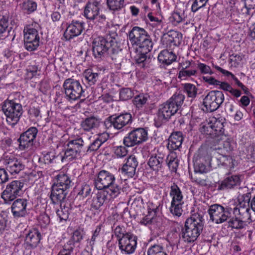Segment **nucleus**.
Wrapping results in <instances>:
<instances>
[{
	"label": "nucleus",
	"mask_w": 255,
	"mask_h": 255,
	"mask_svg": "<svg viewBox=\"0 0 255 255\" xmlns=\"http://www.w3.org/2000/svg\"><path fill=\"white\" fill-rule=\"evenodd\" d=\"M223 123L215 117H211L201 128V132L210 135L215 145V149H223L227 152L233 150L235 142L232 137L224 134Z\"/></svg>",
	"instance_id": "1"
},
{
	"label": "nucleus",
	"mask_w": 255,
	"mask_h": 255,
	"mask_svg": "<svg viewBox=\"0 0 255 255\" xmlns=\"http://www.w3.org/2000/svg\"><path fill=\"white\" fill-rule=\"evenodd\" d=\"M184 99L183 94L176 93L166 102L160 105L155 118L156 127H160L174 115L181 108Z\"/></svg>",
	"instance_id": "2"
},
{
	"label": "nucleus",
	"mask_w": 255,
	"mask_h": 255,
	"mask_svg": "<svg viewBox=\"0 0 255 255\" xmlns=\"http://www.w3.org/2000/svg\"><path fill=\"white\" fill-rule=\"evenodd\" d=\"M204 227L203 215L198 212L192 214L187 219L182 230V238L185 242L191 243L197 240Z\"/></svg>",
	"instance_id": "3"
},
{
	"label": "nucleus",
	"mask_w": 255,
	"mask_h": 255,
	"mask_svg": "<svg viewBox=\"0 0 255 255\" xmlns=\"http://www.w3.org/2000/svg\"><path fill=\"white\" fill-rule=\"evenodd\" d=\"M119 48L116 39L110 36L95 37L92 42V52L96 58L117 53Z\"/></svg>",
	"instance_id": "4"
},
{
	"label": "nucleus",
	"mask_w": 255,
	"mask_h": 255,
	"mask_svg": "<svg viewBox=\"0 0 255 255\" xmlns=\"http://www.w3.org/2000/svg\"><path fill=\"white\" fill-rule=\"evenodd\" d=\"M233 213L235 217L229 222V226L233 229H245L252 221L248 200L240 202L234 209Z\"/></svg>",
	"instance_id": "5"
},
{
	"label": "nucleus",
	"mask_w": 255,
	"mask_h": 255,
	"mask_svg": "<svg viewBox=\"0 0 255 255\" xmlns=\"http://www.w3.org/2000/svg\"><path fill=\"white\" fill-rule=\"evenodd\" d=\"M128 37L132 45L137 46L136 48H142L143 52H149L152 49L150 36L143 28L134 26L128 32Z\"/></svg>",
	"instance_id": "6"
},
{
	"label": "nucleus",
	"mask_w": 255,
	"mask_h": 255,
	"mask_svg": "<svg viewBox=\"0 0 255 255\" xmlns=\"http://www.w3.org/2000/svg\"><path fill=\"white\" fill-rule=\"evenodd\" d=\"M71 182L70 177L65 173L60 172L56 176V181L52 186L50 196L53 203L56 204L65 199Z\"/></svg>",
	"instance_id": "7"
},
{
	"label": "nucleus",
	"mask_w": 255,
	"mask_h": 255,
	"mask_svg": "<svg viewBox=\"0 0 255 255\" xmlns=\"http://www.w3.org/2000/svg\"><path fill=\"white\" fill-rule=\"evenodd\" d=\"M63 87L65 98L70 102L75 101L82 97H85V91L78 80L68 78L64 81Z\"/></svg>",
	"instance_id": "8"
},
{
	"label": "nucleus",
	"mask_w": 255,
	"mask_h": 255,
	"mask_svg": "<svg viewBox=\"0 0 255 255\" xmlns=\"http://www.w3.org/2000/svg\"><path fill=\"white\" fill-rule=\"evenodd\" d=\"M84 145V140L80 136H77L74 139H69L65 145L64 154L61 159L62 161H71L80 157Z\"/></svg>",
	"instance_id": "9"
},
{
	"label": "nucleus",
	"mask_w": 255,
	"mask_h": 255,
	"mask_svg": "<svg viewBox=\"0 0 255 255\" xmlns=\"http://www.w3.org/2000/svg\"><path fill=\"white\" fill-rule=\"evenodd\" d=\"M101 3L97 0L89 1L85 6L84 16L95 23H103L106 19V16L100 11Z\"/></svg>",
	"instance_id": "10"
},
{
	"label": "nucleus",
	"mask_w": 255,
	"mask_h": 255,
	"mask_svg": "<svg viewBox=\"0 0 255 255\" xmlns=\"http://www.w3.org/2000/svg\"><path fill=\"white\" fill-rule=\"evenodd\" d=\"M225 99L224 95L220 91H211L203 99V105L207 112H212L218 109Z\"/></svg>",
	"instance_id": "11"
},
{
	"label": "nucleus",
	"mask_w": 255,
	"mask_h": 255,
	"mask_svg": "<svg viewBox=\"0 0 255 255\" xmlns=\"http://www.w3.org/2000/svg\"><path fill=\"white\" fill-rule=\"evenodd\" d=\"M231 211V208H225L219 204H216L209 207L208 213L210 220L219 224L225 222L230 217Z\"/></svg>",
	"instance_id": "12"
},
{
	"label": "nucleus",
	"mask_w": 255,
	"mask_h": 255,
	"mask_svg": "<svg viewBox=\"0 0 255 255\" xmlns=\"http://www.w3.org/2000/svg\"><path fill=\"white\" fill-rule=\"evenodd\" d=\"M148 138L147 130L144 128H134L124 139V144L127 147H131L145 141Z\"/></svg>",
	"instance_id": "13"
},
{
	"label": "nucleus",
	"mask_w": 255,
	"mask_h": 255,
	"mask_svg": "<svg viewBox=\"0 0 255 255\" xmlns=\"http://www.w3.org/2000/svg\"><path fill=\"white\" fill-rule=\"evenodd\" d=\"M132 123L131 115L128 113L120 114L118 116H111L104 122L106 128L111 129L113 128L116 129H121L123 127Z\"/></svg>",
	"instance_id": "14"
},
{
	"label": "nucleus",
	"mask_w": 255,
	"mask_h": 255,
	"mask_svg": "<svg viewBox=\"0 0 255 255\" xmlns=\"http://www.w3.org/2000/svg\"><path fill=\"white\" fill-rule=\"evenodd\" d=\"M24 46L29 51L37 49L39 45V36L36 29L32 26L26 25L24 30Z\"/></svg>",
	"instance_id": "15"
},
{
	"label": "nucleus",
	"mask_w": 255,
	"mask_h": 255,
	"mask_svg": "<svg viewBox=\"0 0 255 255\" xmlns=\"http://www.w3.org/2000/svg\"><path fill=\"white\" fill-rule=\"evenodd\" d=\"M137 238L133 234L120 239L118 247L123 255H131L134 253L137 247Z\"/></svg>",
	"instance_id": "16"
},
{
	"label": "nucleus",
	"mask_w": 255,
	"mask_h": 255,
	"mask_svg": "<svg viewBox=\"0 0 255 255\" xmlns=\"http://www.w3.org/2000/svg\"><path fill=\"white\" fill-rule=\"evenodd\" d=\"M19 238L24 239L25 248L29 249L37 247L40 241L41 235L37 230L27 231L25 229L22 233H21Z\"/></svg>",
	"instance_id": "17"
},
{
	"label": "nucleus",
	"mask_w": 255,
	"mask_h": 255,
	"mask_svg": "<svg viewBox=\"0 0 255 255\" xmlns=\"http://www.w3.org/2000/svg\"><path fill=\"white\" fill-rule=\"evenodd\" d=\"M37 133V129L35 127H31L22 133L17 140L19 143V148L23 150L32 145Z\"/></svg>",
	"instance_id": "18"
},
{
	"label": "nucleus",
	"mask_w": 255,
	"mask_h": 255,
	"mask_svg": "<svg viewBox=\"0 0 255 255\" xmlns=\"http://www.w3.org/2000/svg\"><path fill=\"white\" fill-rule=\"evenodd\" d=\"M1 198L4 200L6 203L10 204L13 201L11 207V211L13 216H16V210L15 203L16 202V181H12L7 185L6 189L3 191Z\"/></svg>",
	"instance_id": "19"
},
{
	"label": "nucleus",
	"mask_w": 255,
	"mask_h": 255,
	"mask_svg": "<svg viewBox=\"0 0 255 255\" xmlns=\"http://www.w3.org/2000/svg\"><path fill=\"white\" fill-rule=\"evenodd\" d=\"M115 181L114 175L106 170H102L95 179V186L99 190H102L109 186Z\"/></svg>",
	"instance_id": "20"
},
{
	"label": "nucleus",
	"mask_w": 255,
	"mask_h": 255,
	"mask_svg": "<svg viewBox=\"0 0 255 255\" xmlns=\"http://www.w3.org/2000/svg\"><path fill=\"white\" fill-rule=\"evenodd\" d=\"M85 23L78 20H73L67 27L64 33L66 40L80 35L84 29Z\"/></svg>",
	"instance_id": "21"
},
{
	"label": "nucleus",
	"mask_w": 255,
	"mask_h": 255,
	"mask_svg": "<svg viewBox=\"0 0 255 255\" xmlns=\"http://www.w3.org/2000/svg\"><path fill=\"white\" fill-rule=\"evenodd\" d=\"M15 106L16 104L11 100L6 101L2 107V110L6 116V122L11 128H14L16 124Z\"/></svg>",
	"instance_id": "22"
},
{
	"label": "nucleus",
	"mask_w": 255,
	"mask_h": 255,
	"mask_svg": "<svg viewBox=\"0 0 255 255\" xmlns=\"http://www.w3.org/2000/svg\"><path fill=\"white\" fill-rule=\"evenodd\" d=\"M138 164L137 160L134 155L129 156L121 169L122 174L127 175L128 177H132L135 174Z\"/></svg>",
	"instance_id": "23"
},
{
	"label": "nucleus",
	"mask_w": 255,
	"mask_h": 255,
	"mask_svg": "<svg viewBox=\"0 0 255 255\" xmlns=\"http://www.w3.org/2000/svg\"><path fill=\"white\" fill-rule=\"evenodd\" d=\"M186 9L187 8L183 3L177 4L174 11L171 13L169 17V21L173 25H176L178 23L185 20L186 17V15L185 14V11Z\"/></svg>",
	"instance_id": "24"
},
{
	"label": "nucleus",
	"mask_w": 255,
	"mask_h": 255,
	"mask_svg": "<svg viewBox=\"0 0 255 255\" xmlns=\"http://www.w3.org/2000/svg\"><path fill=\"white\" fill-rule=\"evenodd\" d=\"M183 140L182 132L178 131L172 133L168 139L167 148L170 151L178 149L181 146Z\"/></svg>",
	"instance_id": "25"
},
{
	"label": "nucleus",
	"mask_w": 255,
	"mask_h": 255,
	"mask_svg": "<svg viewBox=\"0 0 255 255\" xmlns=\"http://www.w3.org/2000/svg\"><path fill=\"white\" fill-rule=\"evenodd\" d=\"M105 190H100L93 197L91 206L95 210H98L105 202H109V197Z\"/></svg>",
	"instance_id": "26"
},
{
	"label": "nucleus",
	"mask_w": 255,
	"mask_h": 255,
	"mask_svg": "<svg viewBox=\"0 0 255 255\" xmlns=\"http://www.w3.org/2000/svg\"><path fill=\"white\" fill-rule=\"evenodd\" d=\"M136 51L138 54L135 57V61L138 66L143 68L148 67L151 60L146 55L148 52H143L142 48H136Z\"/></svg>",
	"instance_id": "27"
},
{
	"label": "nucleus",
	"mask_w": 255,
	"mask_h": 255,
	"mask_svg": "<svg viewBox=\"0 0 255 255\" xmlns=\"http://www.w3.org/2000/svg\"><path fill=\"white\" fill-rule=\"evenodd\" d=\"M176 58V54L172 51L163 50L158 54V60L160 63L168 65L174 62Z\"/></svg>",
	"instance_id": "28"
},
{
	"label": "nucleus",
	"mask_w": 255,
	"mask_h": 255,
	"mask_svg": "<svg viewBox=\"0 0 255 255\" xmlns=\"http://www.w3.org/2000/svg\"><path fill=\"white\" fill-rule=\"evenodd\" d=\"M240 177L239 175H231L225 179L220 186V189H230L239 185Z\"/></svg>",
	"instance_id": "29"
},
{
	"label": "nucleus",
	"mask_w": 255,
	"mask_h": 255,
	"mask_svg": "<svg viewBox=\"0 0 255 255\" xmlns=\"http://www.w3.org/2000/svg\"><path fill=\"white\" fill-rule=\"evenodd\" d=\"M169 195L172 199L171 202L184 203L182 192L175 183L171 186Z\"/></svg>",
	"instance_id": "30"
},
{
	"label": "nucleus",
	"mask_w": 255,
	"mask_h": 255,
	"mask_svg": "<svg viewBox=\"0 0 255 255\" xmlns=\"http://www.w3.org/2000/svg\"><path fill=\"white\" fill-rule=\"evenodd\" d=\"M106 195L109 197V200L117 198L122 192V189L120 185L115 183V181L106 188Z\"/></svg>",
	"instance_id": "31"
},
{
	"label": "nucleus",
	"mask_w": 255,
	"mask_h": 255,
	"mask_svg": "<svg viewBox=\"0 0 255 255\" xmlns=\"http://www.w3.org/2000/svg\"><path fill=\"white\" fill-rule=\"evenodd\" d=\"M99 79V73L95 72L92 69H87L83 73V81L90 86L94 85Z\"/></svg>",
	"instance_id": "32"
},
{
	"label": "nucleus",
	"mask_w": 255,
	"mask_h": 255,
	"mask_svg": "<svg viewBox=\"0 0 255 255\" xmlns=\"http://www.w3.org/2000/svg\"><path fill=\"white\" fill-rule=\"evenodd\" d=\"M215 67L218 71L220 72L224 75L227 77H231L234 80L236 85L239 87L241 88L245 94H248L249 93L248 89L231 72L223 69L218 66H215Z\"/></svg>",
	"instance_id": "33"
},
{
	"label": "nucleus",
	"mask_w": 255,
	"mask_h": 255,
	"mask_svg": "<svg viewBox=\"0 0 255 255\" xmlns=\"http://www.w3.org/2000/svg\"><path fill=\"white\" fill-rule=\"evenodd\" d=\"M163 161V156L158 153L155 155H152L149 158L148 164L153 170H158L161 167Z\"/></svg>",
	"instance_id": "34"
},
{
	"label": "nucleus",
	"mask_w": 255,
	"mask_h": 255,
	"mask_svg": "<svg viewBox=\"0 0 255 255\" xmlns=\"http://www.w3.org/2000/svg\"><path fill=\"white\" fill-rule=\"evenodd\" d=\"M99 125V121L94 117L86 118L82 122L81 126L85 131H90L92 129L97 128Z\"/></svg>",
	"instance_id": "35"
},
{
	"label": "nucleus",
	"mask_w": 255,
	"mask_h": 255,
	"mask_svg": "<svg viewBox=\"0 0 255 255\" xmlns=\"http://www.w3.org/2000/svg\"><path fill=\"white\" fill-rule=\"evenodd\" d=\"M149 96L147 95L140 94L134 97L132 103L136 109L140 110L146 105Z\"/></svg>",
	"instance_id": "36"
},
{
	"label": "nucleus",
	"mask_w": 255,
	"mask_h": 255,
	"mask_svg": "<svg viewBox=\"0 0 255 255\" xmlns=\"http://www.w3.org/2000/svg\"><path fill=\"white\" fill-rule=\"evenodd\" d=\"M166 162L170 169L172 172H175L178 166V160L176 154L171 152L167 157Z\"/></svg>",
	"instance_id": "37"
},
{
	"label": "nucleus",
	"mask_w": 255,
	"mask_h": 255,
	"mask_svg": "<svg viewBox=\"0 0 255 255\" xmlns=\"http://www.w3.org/2000/svg\"><path fill=\"white\" fill-rule=\"evenodd\" d=\"M20 6L24 12L29 14L36 10L37 5L36 2L27 0L24 1L21 4H20Z\"/></svg>",
	"instance_id": "38"
},
{
	"label": "nucleus",
	"mask_w": 255,
	"mask_h": 255,
	"mask_svg": "<svg viewBox=\"0 0 255 255\" xmlns=\"http://www.w3.org/2000/svg\"><path fill=\"white\" fill-rule=\"evenodd\" d=\"M108 7L115 12L120 10L124 6V0H107Z\"/></svg>",
	"instance_id": "39"
},
{
	"label": "nucleus",
	"mask_w": 255,
	"mask_h": 255,
	"mask_svg": "<svg viewBox=\"0 0 255 255\" xmlns=\"http://www.w3.org/2000/svg\"><path fill=\"white\" fill-rule=\"evenodd\" d=\"M147 253V255H168L163 246L156 244L151 246Z\"/></svg>",
	"instance_id": "40"
},
{
	"label": "nucleus",
	"mask_w": 255,
	"mask_h": 255,
	"mask_svg": "<svg viewBox=\"0 0 255 255\" xmlns=\"http://www.w3.org/2000/svg\"><path fill=\"white\" fill-rule=\"evenodd\" d=\"M10 32L8 29V20L4 16L0 20V39L6 37Z\"/></svg>",
	"instance_id": "41"
},
{
	"label": "nucleus",
	"mask_w": 255,
	"mask_h": 255,
	"mask_svg": "<svg viewBox=\"0 0 255 255\" xmlns=\"http://www.w3.org/2000/svg\"><path fill=\"white\" fill-rule=\"evenodd\" d=\"M184 90L189 98L194 99L197 95L198 89L194 84L190 83L184 84Z\"/></svg>",
	"instance_id": "42"
},
{
	"label": "nucleus",
	"mask_w": 255,
	"mask_h": 255,
	"mask_svg": "<svg viewBox=\"0 0 255 255\" xmlns=\"http://www.w3.org/2000/svg\"><path fill=\"white\" fill-rule=\"evenodd\" d=\"M184 203L171 202L169 208L170 212L173 216L179 217L181 216L183 212L182 206Z\"/></svg>",
	"instance_id": "43"
},
{
	"label": "nucleus",
	"mask_w": 255,
	"mask_h": 255,
	"mask_svg": "<svg viewBox=\"0 0 255 255\" xmlns=\"http://www.w3.org/2000/svg\"><path fill=\"white\" fill-rule=\"evenodd\" d=\"M114 233L115 236L117 238L118 242L120 241V239H123L124 237H126L127 236L130 235L132 234L130 232H127L125 228L123 226L118 225L117 226L114 230Z\"/></svg>",
	"instance_id": "44"
},
{
	"label": "nucleus",
	"mask_w": 255,
	"mask_h": 255,
	"mask_svg": "<svg viewBox=\"0 0 255 255\" xmlns=\"http://www.w3.org/2000/svg\"><path fill=\"white\" fill-rule=\"evenodd\" d=\"M26 200L23 199H17V216H23L25 215Z\"/></svg>",
	"instance_id": "45"
},
{
	"label": "nucleus",
	"mask_w": 255,
	"mask_h": 255,
	"mask_svg": "<svg viewBox=\"0 0 255 255\" xmlns=\"http://www.w3.org/2000/svg\"><path fill=\"white\" fill-rule=\"evenodd\" d=\"M101 231V226H97L96 227L95 229L92 232V236L91 237V238L87 240V246H89L91 249H93L96 240L98 238Z\"/></svg>",
	"instance_id": "46"
},
{
	"label": "nucleus",
	"mask_w": 255,
	"mask_h": 255,
	"mask_svg": "<svg viewBox=\"0 0 255 255\" xmlns=\"http://www.w3.org/2000/svg\"><path fill=\"white\" fill-rule=\"evenodd\" d=\"M170 38L168 41L174 46H179L182 41V35L181 33L177 31H173L168 35Z\"/></svg>",
	"instance_id": "47"
},
{
	"label": "nucleus",
	"mask_w": 255,
	"mask_h": 255,
	"mask_svg": "<svg viewBox=\"0 0 255 255\" xmlns=\"http://www.w3.org/2000/svg\"><path fill=\"white\" fill-rule=\"evenodd\" d=\"M113 152L115 157L122 158L128 154V150L125 146L120 145L114 147Z\"/></svg>",
	"instance_id": "48"
},
{
	"label": "nucleus",
	"mask_w": 255,
	"mask_h": 255,
	"mask_svg": "<svg viewBox=\"0 0 255 255\" xmlns=\"http://www.w3.org/2000/svg\"><path fill=\"white\" fill-rule=\"evenodd\" d=\"M196 74L197 70L195 69H181L178 73V78L182 80H187Z\"/></svg>",
	"instance_id": "49"
},
{
	"label": "nucleus",
	"mask_w": 255,
	"mask_h": 255,
	"mask_svg": "<svg viewBox=\"0 0 255 255\" xmlns=\"http://www.w3.org/2000/svg\"><path fill=\"white\" fill-rule=\"evenodd\" d=\"M83 231L80 230H76L73 232L71 239L68 240V241H67L65 244H68L70 243V242H71L72 243L73 246L74 247V243L75 242H79L82 240H83Z\"/></svg>",
	"instance_id": "50"
},
{
	"label": "nucleus",
	"mask_w": 255,
	"mask_h": 255,
	"mask_svg": "<svg viewBox=\"0 0 255 255\" xmlns=\"http://www.w3.org/2000/svg\"><path fill=\"white\" fill-rule=\"evenodd\" d=\"M56 214L59 219V221H66L69 217V208L68 207H61L56 211Z\"/></svg>",
	"instance_id": "51"
},
{
	"label": "nucleus",
	"mask_w": 255,
	"mask_h": 255,
	"mask_svg": "<svg viewBox=\"0 0 255 255\" xmlns=\"http://www.w3.org/2000/svg\"><path fill=\"white\" fill-rule=\"evenodd\" d=\"M133 93L130 88H123L120 92V98L122 101H127L132 97Z\"/></svg>",
	"instance_id": "52"
},
{
	"label": "nucleus",
	"mask_w": 255,
	"mask_h": 255,
	"mask_svg": "<svg viewBox=\"0 0 255 255\" xmlns=\"http://www.w3.org/2000/svg\"><path fill=\"white\" fill-rule=\"evenodd\" d=\"M221 160L223 164L230 170L234 168L237 164L236 160L229 156H224Z\"/></svg>",
	"instance_id": "53"
},
{
	"label": "nucleus",
	"mask_w": 255,
	"mask_h": 255,
	"mask_svg": "<svg viewBox=\"0 0 255 255\" xmlns=\"http://www.w3.org/2000/svg\"><path fill=\"white\" fill-rule=\"evenodd\" d=\"M155 213L148 212V214L143 217L140 221V224L144 226L151 225L154 221Z\"/></svg>",
	"instance_id": "54"
},
{
	"label": "nucleus",
	"mask_w": 255,
	"mask_h": 255,
	"mask_svg": "<svg viewBox=\"0 0 255 255\" xmlns=\"http://www.w3.org/2000/svg\"><path fill=\"white\" fill-rule=\"evenodd\" d=\"M74 249V246L71 242L68 244H64L62 249L57 255H71Z\"/></svg>",
	"instance_id": "55"
},
{
	"label": "nucleus",
	"mask_w": 255,
	"mask_h": 255,
	"mask_svg": "<svg viewBox=\"0 0 255 255\" xmlns=\"http://www.w3.org/2000/svg\"><path fill=\"white\" fill-rule=\"evenodd\" d=\"M192 182L201 187L206 188H208L210 184L209 181L207 178L203 179L201 177L193 178Z\"/></svg>",
	"instance_id": "56"
},
{
	"label": "nucleus",
	"mask_w": 255,
	"mask_h": 255,
	"mask_svg": "<svg viewBox=\"0 0 255 255\" xmlns=\"http://www.w3.org/2000/svg\"><path fill=\"white\" fill-rule=\"evenodd\" d=\"M208 0H195L191 6L192 11L195 12L200 8L204 7Z\"/></svg>",
	"instance_id": "57"
},
{
	"label": "nucleus",
	"mask_w": 255,
	"mask_h": 255,
	"mask_svg": "<svg viewBox=\"0 0 255 255\" xmlns=\"http://www.w3.org/2000/svg\"><path fill=\"white\" fill-rule=\"evenodd\" d=\"M91 190L90 185L84 184L81 186L78 192V195L82 196L83 198H86L90 194Z\"/></svg>",
	"instance_id": "58"
},
{
	"label": "nucleus",
	"mask_w": 255,
	"mask_h": 255,
	"mask_svg": "<svg viewBox=\"0 0 255 255\" xmlns=\"http://www.w3.org/2000/svg\"><path fill=\"white\" fill-rule=\"evenodd\" d=\"M9 179L7 171L4 168H0V189H2L3 185Z\"/></svg>",
	"instance_id": "59"
},
{
	"label": "nucleus",
	"mask_w": 255,
	"mask_h": 255,
	"mask_svg": "<svg viewBox=\"0 0 255 255\" xmlns=\"http://www.w3.org/2000/svg\"><path fill=\"white\" fill-rule=\"evenodd\" d=\"M198 68L202 74L210 75L213 74L210 67L204 63H199Z\"/></svg>",
	"instance_id": "60"
},
{
	"label": "nucleus",
	"mask_w": 255,
	"mask_h": 255,
	"mask_svg": "<svg viewBox=\"0 0 255 255\" xmlns=\"http://www.w3.org/2000/svg\"><path fill=\"white\" fill-rule=\"evenodd\" d=\"M56 157L54 151L48 152L43 155V160L45 164L52 163Z\"/></svg>",
	"instance_id": "61"
},
{
	"label": "nucleus",
	"mask_w": 255,
	"mask_h": 255,
	"mask_svg": "<svg viewBox=\"0 0 255 255\" xmlns=\"http://www.w3.org/2000/svg\"><path fill=\"white\" fill-rule=\"evenodd\" d=\"M204 81L210 85L217 86L219 85L220 81L216 80L213 77L204 76L203 77Z\"/></svg>",
	"instance_id": "62"
},
{
	"label": "nucleus",
	"mask_w": 255,
	"mask_h": 255,
	"mask_svg": "<svg viewBox=\"0 0 255 255\" xmlns=\"http://www.w3.org/2000/svg\"><path fill=\"white\" fill-rule=\"evenodd\" d=\"M109 137V134L106 132H104L98 134L96 138L102 144L108 139Z\"/></svg>",
	"instance_id": "63"
},
{
	"label": "nucleus",
	"mask_w": 255,
	"mask_h": 255,
	"mask_svg": "<svg viewBox=\"0 0 255 255\" xmlns=\"http://www.w3.org/2000/svg\"><path fill=\"white\" fill-rule=\"evenodd\" d=\"M39 223L42 226H46L50 223V218L46 214H42L39 216Z\"/></svg>",
	"instance_id": "64"
}]
</instances>
